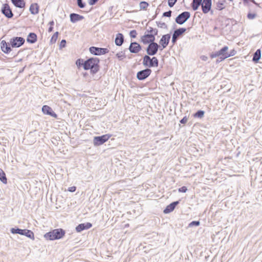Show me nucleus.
Masks as SVG:
<instances>
[{
  "instance_id": "63",
  "label": "nucleus",
  "mask_w": 262,
  "mask_h": 262,
  "mask_svg": "<svg viewBox=\"0 0 262 262\" xmlns=\"http://www.w3.org/2000/svg\"><path fill=\"white\" fill-rule=\"evenodd\" d=\"M261 262H262V260H261Z\"/></svg>"
},
{
  "instance_id": "41",
  "label": "nucleus",
  "mask_w": 262,
  "mask_h": 262,
  "mask_svg": "<svg viewBox=\"0 0 262 262\" xmlns=\"http://www.w3.org/2000/svg\"><path fill=\"white\" fill-rule=\"evenodd\" d=\"M137 35V31L135 30H131L129 32V35L131 38H136Z\"/></svg>"
},
{
  "instance_id": "42",
  "label": "nucleus",
  "mask_w": 262,
  "mask_h": 262,
  "mask_svg": "<svg viewBox=\"0 0 262 262\" xmlns=\"http://www.w3.org/2000/svg\"><path fill=\"white\" fill-rule=\"evenodd\" d=\"M172 11L171 10H169L168 11L165 12L163 13V17H170L171 16Z\"/></svg>"
},
{
  "instance_id": "47",
  "label": "nucleus",
  "mask_w": 262,
  "mask_h": 262,
  "mask_svg": "<svg viewBox=\"0 0 262 262\" xmlns=\"http://www.w3.org/2000/svg\"><path fill=\"white\" fill-rule=\"evenodd\" d=\"M168 4L170 7H172L174 5V4L176 3V2H175L174 1H172V0H168Z\"/></svg>"
},
{
  "instance_id": "55",
  "label": "nucleus",
  "mask_w": 262,
  "mask_h": 262,
  "mask_svg": "<svg viewBox=\"0 0 262 262\" xmlns=\"http://www.w3.org/2000/svg\"><path fill=\"white\" fill-rule=\"evenodd\" d=\"M201 59H202V60H204V61H206V60H207V59H208L207 57V56H204V55H203V56H201Z\"/></svg>"
},
{
  "instance_id": "35",
  "label": "nucleus",
  "mask_w": 262,
  "mask_h": 262,
  "mask_svg": "<svg viewBox=\"0 0 262 262\" xmlns=\"http://www.w3.org/2000/svg\"><path fill=\"white\" fill-rule=\"evenodd\" d=\"M116 56L118 58V59L120 60L123 59L124 58H125V51H121V52L117 53Z\"/></svg>"
},
{
  "instance_id": "40",
  "label": "nucleus",
  "mask_w": 262,
  "mask_h": 262,
  "mask_svg": "<svg viewBox=\"0 0 262 262\" xmlns=\"http://www.w3.org/2000/svg\"><path fill=\"white\" fill-rule=\"evenodd\" d=\"M256 16V14L255 13L249 12L247 14V18L249 19H253Z\"/></svg>"
},
{
  "instance_id": "11",
  "label": "nucleus",
  "mask_w": 262,
  "mask_h": 262,
  "mask_svg": "<svg viewBox=\"0 0 262 262\" xmlns=\"http://www.w3.org/2000/svg\"><path fill=\"white\" fill-rule=\"evenodd\" d=\"M1 12L8 18H11L14 15L9 5L7 3L3 5Z\"/></svg>"
},
{
  "instance_id": "46",
  "label": "nucleus",
  "mask_w": 262,
  "mask_h": 262,
  "mask_svg": "<svg viewBox=\"0 0 262 262\" xmlns=\"http://www.w3.org/2000/svg\"><path fill=\"white\" fill-rule=\"evenodd\" d=\"M188 121V117L187 116L184 117L180 121V123L182 124H185Z\"/></svg>"
},
{
  "instance_id": "62",
  "label": "nucleus",
  "mask_w": 262,
  "mask_h": 262,
  "mask_svg": "<svg viewBox=\"0 0 262 262\" xmlns=\"http://www.w3.org/2000/svg\"><path fill=\"white\" fill-rule=\"evenodd\" d=\"M232 0H230V1H232Z\"/></svg>"
},
{
  "instance_id": "37",
  "label": "nucleus",
  "mask_w": 262,
  "mask_h": 262,
  "mask_svg": "<svg viewBox=\"0 0 262 262\" xmlns=\"http://www.w3.org/2000/svg\"><path fill=\"white\" fill-rule=\"evenodd\" d=\"M157 25L158 27L163 29H167V25L163 22L156 21Z\"/></svg>"
},
{
  "instance_id": "1",
  "label": "nucleus",
  "mask_w": 262,
  "mask_h": 262,
  "mask_svg": "<svg viewBox=\"0 0 262 262\" xmlns=\"http://www.w3.org/2000/svg\"><path fill=\"white\" fill-rule=\"evenodd\" d=\"M100 59L97 57H91L84 61V69L90 70L91 74L94 75L100 70Z\"/></svg>"
},
{
  "instance_id": "30",
  "label": "nucleus",
  "mask_w": 262,
  "mask_h": 262,
  "mask_svg": "<svg viewBox=\"0 0 262 262\" xmlns=\"http://www.w3.org/2000/svg\"><path fill=\"white\" fill-rule=\"evenodd\" d=\"M10 231L12 234H18L23 235L24 229H19L18 227L12 228Z\"/></svg>"
},
{
  "instance_id": "39",
  "label": "nucleus",
  "mask_w": 262,
  "mask_h": 262,
  "mask_svg": "<svg viewBox=\"0 0 262 262\" xmlns=\"http://www.w3.org/2000/svg\"><path fill=\"white\" fill-rule=\"evenodd\" d=\"M78 6L80 8H83L85 6V3L82 0H77Z\"/></svg>"
},
{
  "instance_id": "18",
  "label": "nucleus",
  "mask_w": 262,
  "mask_h": 262,
  "mask_svg": "<svg viewBox=\"0 0 262 262\" xmlns=\"http://www.w3.org/2000/svg\"><path fill=\"white\" fill-rule=\"evenodd\" d=\"M92 227V224L91 223L87 222L86 223H81L79 224L76 227V231L77 232H80L84 230H87Z\"/></svg>"
},
{
  "instance_id": "61",
  "label": "nucleus",
  "mask_w": 262,
  "mask_h": 262,
  "mask_svg": "<svg viewBox=\"0 0 262 262\" xmlns=\"http://www.w3.org/2000/svg\"><path fill=\"white\" fill-rule=\"evenodd\" d=\"M239 154V152H238L236 155V157H237Z\"/></svg>"
},
{
  "instance_id": "14",
  "label": "nucleus",
  "mask_w": 262,
  "mask_h": 262,
  "mask_svg": "<svg viewBox=\"0 0 262 262\" xmlns=\"http://www.w3.org/2000/svg\"><path fill=\"white\" fill-rule=\"evenodd\" d=\"M142 49L141 45L138 42L134 41L131 42L128 48L129 52L132 53H138Z\"/></svg>"
},
{
  "instance_id": "2",
  "label": "nucleus",
  "mask_w": 262,
  "mask_h": 262,
  "mask_svg": "<svg viewBox=\"0 0 262 262\" xmlns=\"http://www.w3.org/2000/svg\"><path fill=\"white\" fill-rule=\"evenodd\" d=\"M66 234V231L62 228L53 229L44 235L47 240L54 241L62 238Z\"/></svg>"
},
{
  "instance_id": "52",
  "label": "nucleus",
  "mask_w": 262,
  "mask_h": 262,
  "mask_svg": "<svg viewBox=\"0 0 262 262\" xmlns=\"http://www.w3.org/2000/svg\"><path fill=\"white\" fill-rule=\"evenodd\" d=\"M236 51L235 50H230V57L235 55Z\"/></svg>"
},
{
  "instance_id": "34",
  "label": "nucleus",
  "mask_w": 262,
  "mask_h": 262,
  "mask_svg": "<svg viewBox=\"0 0 262 262\" xmlns=\"http://www.w3.org/2000/svg\"><path fill=\"white\" fill-rule=\"evenodd\" d=\"M58 34H59L58 32H56L55 33H54V34L53 35V36H52L51 40H50L51 44H53L56 42L57 39L58 38Z\"/></svg>"
},
{
  "instance_id": "12",
  "label": "nucleus",
  "mask_w": 262,
  "mask_h": 262,
  "mask_svg": "<svg viewBox=\"0 0 262 262\" xmlns=\"http://www.w3.org/2000/svg\"><path fill=\"white\" fill-rule=\"evenodd\" d=\"M155 40L156 38L154 37L152 34L146 33H144L140 38V41L144 45H147L148 43L155 42Z\"/></svg>"
},
{
  "instance_id": "22",
  "label": "nucleus",
  "mask_w": 262,
  "mask_h": 262,
  "mask_svg": "<svg viewBox=\"0 0 262 262\" xmlns=\"http://www.w3.org/2000/svg\"><path fill=\"white\" fill-rule=\"evenodd\" d=\"M39 7L37 3L32 4L29 8V11L32 14L35 15L39 12Z\"/></svg>"
},
{
  "instance_id": "49",
  "label": "nucleus",
  "mask_w": 262,
  "mask_h": 262,
  "mask_svg": "<svg viewBox=\"0 0 262 262\" xmlns=\"http://www.w3.org/2000/svg\"><path fill=\"white\" fill-rule=\"evenodd\" d=\"M178 39V38H177L176 36H173V35H172L171 42L172 43L173 45H174L176 43Z\"/></svg>"
},
{
  "instance_id": "24",
  "label": "nucleus",
  "mask_w": 262,
  "mask_h": 262,
  "mask_svg": "<svg viewBox=\"0 0 262 262\" xmlns=\"http://www.w3.org/2000/svg\"><path fill=\"white\" fill-rule=\"evenodd\" d=\"M261 56V54L260 49H257L253 55L252 61L254 63L259 62Z\"/></svg>"
},
{
  "instance_id": "20",
  "label": "nucleus",
  "mask_w": 262,
  "mask_h": 262,
  "mask_svg": "<svg viewBox=\"0 0 262 262\" xmlns=\"http://www.w3.org/2000/svg\"><path fill=\"white\" fill-rule=\"evenodd\" d=\"M124 38L122 33H119L116 34L115 42L116 46H121L124 42Z\"/></svg>"
},
{
  "instance_id": "8",
  "label": "nucleus",
  "mask_w": 262,
  "mask_h": 262,
  "mask_svg": "<svg viewBox=\"0 0 262 262\" xmlns=\"http://www.w3.org/2000/svg\"><path fill=\"white\" fill-rule=\"evenodd\" d=\"M111 137L108 134L103 135L100 136H96L94 138L93 143L95 146H99L106 142Z\"/></svg>"
},
{
  "instance_id": "29",
  "label": "nucleus",
  "mask_w": 262,
  "mask_h": 262,
  "mask_svg": "<svg viewBox=\"0 0 262 262\" xmlns=\"http://www.w3.org/2000/svg\"><path fill=\"white\" fill-rule=\"evenodd\" d=\"M226 3V1L225 0H220L216 4V9L219 10H222L224 9L226 7L225 4Z\"/></svg>"
},
{
  "instance_id": "25",
  "label": "nucleus",
  "mask_w": 262,
  "mask_h": 262,
  "mask_svg": "<svg viewBox=\"0 0 262 262\" xmlns=\"http://www.w3.org/2000/svg\"><path fill=\"white\" fill-rule=\"evenodd\" d=\"M12 3L16 7L19 8H24L25 7V2L24 0H11Z\"/></svg>"
},
{
  "instance_id": "58",
  "label": "nucleus",
  "mask_w": 262,
  "mask_h": 262,
  "mask_svg": "<svg viewBox=\"0 0 262 262\" xmlns=\"http://www.w3.org/2000/svg\"><path fill=\"white\" fill-rule=\"evenodd\" d=\"M236 57H234V58H230V63L231 62H234L233 60L236 58ZM232 65L230 64V67Z\"/></svg>"
},
{
  "instance_id": "16",
  "label": "nucleus",
  "mask_w": 262,
  "mask_h": 262,
  "mask_svg": "<svg viewBox=\"0 0 262 262\" xmlns=\"http://www.w3.org/2000/svg\"><path fill=\"white\" fill-rule=\"evenodd\" d=\"M42 112L44 114L51 116L55 118L57 117V115L53 111L52 108L48 105H43L42 107Z\"/></svg>"
},
{
  "instance_id": "33",
  "label": "nucleus",
  "mask_w": 262,
  "mask_h": 262,
  "mask_svg": "<svg viewBox=\"0 0 262 262\" xmlns=\"http://www.w3.org/2000/svg\"><path fill=\"white\" fill-rule=\"evenodd\" d=\"M204 111L202 110H199L194 114L193 116L195 118H201L204 117Z\"/></svg>"
},
{
  "instance_id": "59",
  "label": "nucleus",
  "mask_w": 262,
  "mask_h": 262,
  "mask_svg": "<svg viewBox=\"0 0 262 262\" xmlns=\"http://www.w3.org/2000/svg\"><path fill=\"white\" fill-rule=\"evenodd\" d=\"M157 16V14H156L153 17H152V19H155Z\"/></svg>"
},
{
  "instance_id": "3",
  "label": "nucleus",
  "mask_w": 262,
  "mask_h": 262,
  "mask_svg": "<svg viewBox=\"0 0 262 262\" xmlns=\"http://www.w3.org/2000/svg\"><path fill=\"white\" fill-rule=\"evenodd\" d=\"M228 49L227 46H224L219 51L212 53L210 57L212 58L217 57L215 62L219 63L229 57V54H228L227 52Z\"/></svg>"
},
{
  "instance_id": "32",
  "label": "nucleus",
  "mask_w": 262,
  "mask_h": 262,
  "mask_svg": "<svg viewBox=\"0 0 262 262\" xmlns=\"http://www.w3.org/2000/svg\"><path fill=\"white\" fill-rule=\"evenodd\" d=\"M149 6V4L145 1H142L140 3V8L141 10H146Z\"/></svg>"
},
{
  "instance_id": "57",
  "label": "nucleus",
  "mask_w": 262,
  "mask_h": 262,
  "mask_svg": "<svg viewBox=\"0 0 262 262\" xmlns=\"http://www.w3.org/2000/svg\"><path fill=\"white\" fill-rule=\"evenodd\" d=\"M49 25H50V26H53L54 25V22L53 20H52V21H50L49 23Z\"/></svg>"
},
{
  "instance_id": "19",
  "label": "nucleus",
  "mask_w": 262,
  "mask_h": 262,
  "mask_svg": "<svg viewBox=\"0 0 262 262\" xmlns=\"http://www.w3.org/2000/svg\"><path fill=\"white\" fill-rule=\"evenodd\" d=\"M179 204V201L172 202L169 205L166 206V207L163 210V212L165 214H167L172 212Z\"/></svg>"
},
{
  "instance_id": "28",
  "label": "nucleus",
  "mask_w": 262,
  "mask_h": 262,
  "mask_svg": "<svg viewBox=\"0 0 262 262\" xmlns=\"http://www.w3.org/2000/svg\"><path fill=\"white\" fill-rule=\"evenodd\" d=\"M23 235H25L28 238L34 239V233L30 230L28 229H24V233Z\"/></svg>"
},
{
  "instance_id": "38",
  "label": "nucleus",
  "mask_w": 262,
  "mask_h": 262,
  "mask_svg": "<svg viewBox=\"0 0 262 262\" xmlns=\"http://www.w3.org/2000/svg\"><path fill=\"white\" fill-rule=\"evenodd\" d=\"M200 225L199 221H193L190 222L188 225V227H192L193 226H199Z\"/></svg>"
},
{
  "instance_id": "17",
  "label": "nucleus",
  "mask_w": 262,
  "mask_h": 262,
  "mask_svg": "<svg viewBox=\"0 0 262 262\" xmlns=\"http://www.w3.org/2000/svg\"><path fill=\"white\" fill-rule=\"evenodd\" d=\"M11 45L9 42H7L5 40H2L1 42V48L2 51L6 53L9 54L11 51Z\"/></svg>"
},
{
  "instance_id": "60",
  "label": "nucleus",
  "mask_w": 262,
  "mask_h": 262,
  "mask_svg": "<svg viewBox=\"0 0 262 262\" xmlns=\"http://www.w3.org/2000/svg\"><path fill=\"white\" fill-rule=\"evenodd\" d=\"M225 256H226L225 255L222 256V260L225 257Z\"/></svg>"
},
{
  "instance_id": "54",
  "label": "nucleus",
  "mask_w": 262,
  "mask_h": 262,
  "mask_svg": "<svg viewBox=\"0 0 262 262\" xmlns=\"http://www.w3.org/2000/svg\"><path fill=\"white\" fill-rule=\"evenodd\" d=\"M243 4L245 6H249V0H243Z\"/></svg>"
},
{
  "instance_id": "50",
  "label": "nucleus",
  "mask_w": 262,
  "mask_h": 262,
  "mask_svg": "<svg viewBox=\"0 0 262 262\" xmlns=\"http://www.w3.org/2000/svg\"><path fill=\"white\" fill-rule=\"evenodd\" d=\"M152 31V35L154 36V37L156 38V36L157 35L158 33V30L156 28H153Z\"/></svg>"
},
{
  "instance_id": "21",
  "label": "nucleus",
  "mask_w": 262,
  "mask_h": 262,
  "mask_svg": "<svg viewBox=\"0 0 262 262\" xmlns=\"http://www.w3.org/2000/svg\"><path fill=\"white\" fill-rule=\"evenodd\" d=\"M70 17L71 21L73 23L81 20L84 18L83 16L74 13H71L70 15Z\"/></svg>"
},
{
  "instance_id": "6",
  "label": "nucleus",
  "mask_w": 262,
  "mask_h": 262,
  "mask_svg": "<svg viewBox=\"0 0 262 262\" xmlns=\"http://www.w3.org/2000/svg\"><path fill=\"white\" fill-rule=\"evenodd\" d=\"M190 17V13L188 11H184L179 14L176 18L175 21L179 25L185 23Z\"/></svg>"
},
{
  "instance_id": "36",
  "label": "nucleus",
  "mask_w": 262,
  "mask_h": 262,
  "mask_svg": "<svg viewBox=\"0 0 262 262\" xmlns=\"http://www.w3.org/2000/svg\"><path fill=\"white\" fill-rule=\"evenodd\" d=\"M76 64L78 67H80L82 66L84 68V61L83 59L79 58L76 61Z\"/></svg>"
},
{
  "instance_id": "23",
  "label": "nucleus",
  "mask_w": 262,
  "mask_h": 262,
  "mask_svg": "<svg viewBox=\"0 0 262 262\" xmlns=\"http://www.w3.org/2000/svg\"><path fill=\"white\" fill-rule=\"evenodd\" d=\"M37 35L35 33H30L27 38V41L30 43H34L37 41Z\"/></svg>"
},
{
  "instance_id": "51",
  "label": "nucleus",
  "mask_w": 262,
  "mask_h": 262,
  "mask_svg": "<svg viewBox=\"0 0 262 262\" xmlns=\"http://www.w3.org/2000/svg\"><path fill=\"white\" fill-rule=\"evenodd\" d=\"M98 1V0H89V4L90 5H94Z\"/></svg>"
},
{
  "instance_id": "10",
  "label": "nucleus",
  "mask_w": 262,
  "mask_h": 262,
  "mask_svg": "<svg viewBox=\"0 0 262 262\" xmlns=\"http://www.w3.org/2000/svg\"><path fill=\"white\" fill-rule=\"evenodd\" d=\"M152 71L149 68H146L139 71L137 73V78L139 80H144L146 79L151 74Z\"/></svg>"
},
{
  "instance_id": "26",
  "label": "nucleus",
  "mask_w": 262,
  "mask_h": 262,
  "mask_svg": "<svg viewBox=\"0 0 262 262\" xmlns=\"http://www.w3.org/2000/svg\"><path fill=\"white\" fill-rule=\"evenodd\" d=\"M186 31V29L185 28H180L177 29L173 32V35L179 38L180 36L182 35Z\"/></svg>"
},
{
  "instance_id": "9",
  "label": "nucleus",
  "mask_w": 262,
  "mask_h": 262,
  "mask_svg": "<svg viewBox=\"0 0 262 262\" xmlns=\"http://www.w3.org/2000/svg\"><path fill=\"white\" fill-rule=\"evenodd\" d=\"M25 40L21 37H14L10 40V43L12 48H18L25 43Z\"/></svg>"
},
{
  "instance_id": "15",
  "label": "nucleus",
  "mask_w": 262,
  "mask_h": 262,
  "mask_svg": "<svg viewBox=\"0 0 262 262\" xmlns=\"http://www.w3.org/2000/svg\"><path fill=\"white\" fill-rule=\"evenodd\" d=\"M211 0H203L201 6L203 12L205 14L209 12L211 9Z\"/></svg>"
},
{
  "instance_id": "53",
  "label": "nucleus",
  "mask_w": 262,
  "mask_h": 262,
  "mask_svg": "<svg viewBox=\"0 0 262 262\" xmlns=\"http://www.w3.org/2000/svg\"><path fill=\"white\" fill-rule=\"evenodd\" d=\"M249 2H252V3H253L254 4H255L256 6H257L258 7H260L259 4L257 3H256L254 0H249Z\"/></svg>"
},
{
  "instance_id": "56",
  "label": "nucleus",
  "mask_w": 262,
  "mask_h": 262,
  "mask_svg": "<svg viewBox=\"0 0 262 262\" xmlns=\"http://www.w3.org/2000/svg\"><path fill=\"white\" fill-rule=\"evenodd\" d=\"M53 26H50L49 28H48V32H51L53 31Z\"/></svg>"
},
{
  "instance_id": "48",
  "label": "nucleus",
  "mask_w": 262,
  "mask_h": 262,
  "mask_svg": "<svg viewBox=\"0 0 262 262\" xmlns=\"http://www.w3.org/2000/svg\"><path fill=\"white\" fill-rule=\"evenodd\" d=\"M76 190V186H72L68 188V190L71 192H74Z\"/></svg>"
},
{
  "instance_id": "31",
  "label": "nucleus",
  "mask_w": 262,
  "mask_h": 262,
  "mask_svg": "<svg viewBox=\"0 0 262 262\" xmlns=\"http://www.w3.org/2000/svg\"><path fill=\"white\" fill-rule=\"evenodd\" d=\"M0 180L4 184H6L7 183V179L6 174L1 168H0Z\"/></svg>"
},
{
  "instance_id": "13",
  "label": "nucleus",
  "mask_w": 262,
  "mask_h": 262,
  "mask_svg": "<svg viewBox=\"0 0 262 262\" xmlns=\"http://www.w3.org/2000/svg\"><path fill=\"white\" fill-rule=\"evenodd\" d=\"M171 37L170 34L163 35L160 40L159 43L161 46L160 50L165 49L168 45Z\"/></svg>"
},
{
  "instance_id": "27",
  "label": "nucleus",
  "mask_w": 262,
  "mask_h": 262,
  "mask_svg": "<svg viewBox=\"0 0 262 262\" xmlns=\"http://www.w3.org/2000/svg\"><path fill=\"white\" fill-rule=\"evenodd\" d=\"M203 0H193L191 4V7L193 10L195 11L198 9L200 6H202Z\"/></svg>"
},
{
  "instance_id": "43",
  "label": "nucleus",
  "mask_w": 262,
  "mask_h": 262,
  "mask_svg": "<svg viewBox=\"0 0 262 262\" xmlns=\"http://www.w3.org/2000/svg\"><path fill=\"white\" fill-rule=\"evenodd\" d=\"M66 45V40L65 39H62L59 45V48L62 49L64 48Z\"/></svg>"
},
{
  "instance_id": "4",
  "label": "nucleus",
  "mask_w": 262,
  "mask_h": 262,
  "mask_svg": "<svg viewBox=\"0 0 262 262\" xmlns=\"http://www.w3.org/2000/svg\"><path fill=\"white\" fill-rule=\"evenodd\" d=\"M150 55H145L143 57V65L145 67L154 68L159 66V60L156 57L151 58Z\"/></svg>"
},
{
  "instance_id": "7",
  "label": "nucleus",
  "mask_w": 262,
  "mask_h": 262,
  "mask_svg": "<svg viewBox=\"0 0 262 262\" xmlns=\"http://www.w3.org/2000/svg\"><path fill=\"white\" fill-rule=\"evenodd\" d=\"M89 51L92 54L94 55H101L108 53L109 50L107 48L92 46L89 48Z\"/></svg>"
},
{
  "instance_id": "5",
  "label": "nucleus",
  "mask_w": 262,
  "mask_h": 262,
  "mask_svg": "<svg viewBox=\"0 0 262 262\" xmlns=\"http://www.w3.org/2000/svg\"><path fill=\"white\" fill-rule=\"evenodd\" d=\"M147 45H148V46L146 49L147 55L154 56L157 53L159 49L160 50V45H158L155 41L148 43Z\"/></svg>"
},
{
  "instance_id": "44",
  "label": "nucleus",
  "mask_w": 262,
  "mask_h": 262,
  "mask_svg": "<svg viewBox=\"0 0 262 262\" xmlns=\"http://www.w3.org/2000/svg\"><path fill=\"white\" fill-rule=\"evenodd\" d=\"M152 30H153L152 27H148V28L146 29V30L145 33L152 34V33H153Z\"/></svg>"
},
{
  "instance_id": "45",
  "label": "nucleus",
  "mask_w": 262,
  "mask_h": 262,
  "mask_svg": "<svg viewBox=\"0 0 262 262\" xmlns=\"http://www.w3.org/2000/svg\"><path fill=\"white\" fill-rule=\"evenodd\" d=\"M187 191V188L186 186H182L178 189L179 192H186Z\"/></svg>"
}]
</instances>
